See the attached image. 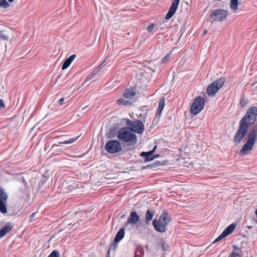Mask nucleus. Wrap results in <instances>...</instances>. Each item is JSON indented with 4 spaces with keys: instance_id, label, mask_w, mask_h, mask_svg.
Returning a JSON list of instances; mask_svg holds the SVG:
<instances>
[{
    "instance_id": "obj_25",
    "label": "nucleus",
    "mask_w": 257,
    "mask_h": 257,
    "mask_svg": "<svg viewBox=\"0 0 257 257\" xmlns=\"http://www.w3.org/2000/svg\"><path fill=\"white\" fill-rule=\"evenodd\" d=\"M164 163H161L160 161H157L145 167H143V169L147 168H156L157 167L163 165Z\"/></svg>"
},
{
    "instance_id": "obj_35",
    "label": "nucleus",
    "mask_w": 257,
    "mask_h": 257,
    "mask_svg": "<svg viewBox=\"0 0 257 257\" xmlns=\"http://www.w3.org/2000/svg\"><path fill=\"white\" fill-rule=\"evenodd\" d=\"M0 38L4 40H8V37L6 36L2 31H0Z\"/></svg>"
},
{
    "instance_id": "obj_42",
    "label": "nucleus",
    "mask_w": 257,
    "mask_h": 257,
    "mask_svg": "<svg viewBox=\"0 0 257 257\" xmlns=\"http://www.w3.org/2000/svg\"><path fill=\"white\" fill-rule=\"evenodd\" d=\"M118 242H115L113 241V250H114L117 247V243Z\"/></svg>"
},
{
    "instance_id": "obj_47",
    "label": "nucleus",
    "mask_w": 257,
    "mask_h": 257,
    "mask_svg": "<svg viewBox=\"0 0 257 257\" xmlns=\"http://www.w3.org/2000/svg\"><path fill=\"white\" fill-rule=\"evenodd\" d=\"M146 117H144L143 121L145 122L146 121Z\"/></svg>"
},
{
    "instance_id": "obj_36",
    "label": "nucleus",
    "mask_w": 257,
    "mask_h": 257,
    "mask_svg": "<svg viewBox=\"0 0 257 257\" xmlns=\"http://www.w3.org/2000/svg\"><path fill=\"white\" fill-rule=\"evenodd\" d=\"M170 54H167L164 57H163L162 59V62L163 63L165 62L169 58H170Z\"/></svg>"
},
{
    "instance_id": "obj_15",
    "label": "nucleus",
    "mask_w": 257,
    "mask_h": 257,
    "mask_svg": "<svg viewBox=\"0 0 257 257\" xmlns=\"http://www.w3.org/2000/svg\"><path fill=\"white\" fill-rule=\"evenodd\" d=\"M13 226L11 224H8L4 226L0 229V238L5 236L8 233H9L12 229Z\"/></svg>"
},
{
    "instance_id": "obj_44",
    "label": "nucleus",
    "mask_w": 257,
    "mask_h": 257,
    "mask_svg": "<svg viewBox=\"0 0 257 257\" xmlns=\"http://www.w3.org/2000/svg\"><path fill=\"white\" fill-rule=\"evenodd\" d=\"M218 241H219V240L217 239V238H216L214 240V241L212 242V243H216V242H218Z\"/></svg>"
},
{
    "instance_id": "obj_18",
    "label": "nucleus",
    "mask_w": 257,
    "mask_h": 257,
    "mask_svg": "<svg viewBox=\"0 0 257 257\" xmlns=\"http://www.w3.org/2000/svg\"><path fill=\"white\" fill-rule=\"evenodd\" d=\"M165 99L164 98L161 99L159 101L158 107L157 109L156 113V115H155L156 117L158 115L159 116V117L160 116V115L162 113V110L165 106Z\"/></svg>"
},
{
    "instance_id": "obj_41",
    "label": "nucleus",
    "mask_w": 257,
    "mask_h": 257,
    "mask_svg": "<svg viewBox=\"0 0 257 257\" xmlns=\"http://www.w3.org/2000/svg\"><path fill=\"white\" fill-rule=\"evenodd\" d=\"M64 100V99L63 98H61L59 100L58 103H59L60 105L63 104Z\"/></svg>"
},
{
    "instance_id": "obj_30",
    "label": "nucleus",
    "mask_w": 257,
    "mask_h": 257,
    "mask_svg": "<svg viewBox=\"0 0 257 257\" xmlns=\"http://www.w3.org/2000/svg\"><path fill=\"white\" fill-rule=\"evenodd\" d=\"M48 257H60L59 252L56 250L52 251Z\"/></svg>"
},
{
    "instance_id": "obj_24",
    "label": "nucleus",
    "mask_w": 257,
    "mask_h": 257,
    "mask_svg": "<svg viewBox=\"0 0 257 257\" xmlns=\"http://www.w3.org/2000/svg\"><path fill=\"white\" fill-rule=\"evenodd\" d=\"M105 150L110 154L112 153V140L108 141L106 144Z\"/></svg>"
},
{
    "instance_id": "obj_20",
    "label": "nucleus",
    "mask_w": 257,
    "mask_h": 257,
    "mask_svg": "<svg viewBox=\"0 0 257 257\" xmlns=\"http://www.w3.org/2000/svg\"><path fill=\"white\" fill-rule=\"evenodd\" d=\"M116 103L119 105L128 106L132 104L129 100H125L124 98H120L116 101Z\"/></svg>"
},
{
    "instance_id": "obj_9",
    "label": "nucleus",
    "mask_w": 257,
    "mask_h": 257,
    "mask_svg": "<svg viewBox=\"0 0 257 257\" xmlns=\"http://www.w3.org/2000/svg\"><path fill=\"white\" fill-rule=\"evenodd\" d=\"M180 0H173L171 6L169 11L166 15L165 19L169 20L171 19L176 13Z\"/></svg>"
},
{
    "instance_id": "obj_11",
    "label": "nucleus",
    "mask_w": 257,
    "mask_h": 257,
    "mask_svg": "<svg viewBox=\"0 0 257 257\" xmlns=\"http://www.w3.org/2000/svg\"><path fill=\"white\" fill-rule=\"evenodd\" d=\"M141 156L145 157V162H148L153 160L155 158H158L159 155H154V151H150L149 152H143L141 153Z\"/></svg>"
},
{
    "instance_id": "obj_16",
    "label": "nucleus",
    "mask_w": 257,
    "mask_h": 257,
    "mask_svg": "<svg viewBox=\"0 0 257 257\" xmlns=\"http://www.w3.org/2000/svg\"><path fill=\"white\" fill-rule=\"evenodd\" d=\"M155 211L154 210H152V209H148L147 212H146V215H145V222L147 224H149L151 220L153 219L154 215H155Z\"/></svg>"
},
{
    "instance_id": "obj_19",
    "label": "nucleus",
    "mask_w": 257,
    "mask_h": 257,
    "mask_svg": "<svg viewBox=\"0 0 257 257\" xmlns=\"http://www.w3.org/2000/svg\"><path fill=\"white\" fill-rule=\"evenodd\" d=\"M136 94V92L133 88H127L123 92V96L126 98H132Z\"/></svg>"
},
{
    "instance_id": "obj_45",
    "label": "nucleus",
    "mask_w": 257,
    "mask_h": 257,
    "mask_svg": "<svg viewBox=\"0 0 257 257\" xmlns=\"http://www.w3.org/2000/svg\"><path fill=\"white\" fill-rule=\"evenodd\" d=\"M156 148H157V146H155L154 147V149H153L152 151H154V152H155V150H156Z\"/></svg>"
},
{
    "instance_id": "obj_10",
    "label": "nucleus",
    "mask_w": 257,
    "mask_h": 257,
    "mask_svg": "<svg viewBox=\"0 0 257 257\" xmlns=\"http://www.w3.org/2000/svg\"><path fill=\"white\" fill-rule=\"evenodd\" d=\"M235 224L234 223H232L228 225L221 233L220 235H219L217 237V239L219 241H220L224 237L230 235L234 230L235 228Z\"/></svg>"
},
{
    "instance_id": "obj_14",
    "label": "nucleus",
    "mask_w": 257,
    "mask_h": 257,
    "mask_svg": "<svg viewBox=\"0 0 257 257\" xmlns=\"http://www.w3.org/2000/svg\"><path fill=\"white\" fill-rule=\"evenodd\" d=\"M125 235V230L124 228H121L116 233L113 241L115 242H119L123 239Z\"/></svg>"
},
{
    "instance_id": "obj_26",
    "label": "nucleus",
    "mask_w": 257,
    "mask_h": 257,
    "mask_svg": "<svg viewBox=\"0 0 257 257\" xmlns=\"http://www.w3.org/2000/svg\"><path fill=\"white\" fill-rule=\"evenodd\" d=\"M238 0H231L230 4V9L232 10L235 11L238 9Z\"/></svg>"
},
{
    "instance_id": "obj_8",
    "label": "nucleus",
    "mask_w": 257,
    "mask_h": 257,
    "mask_svg": "<svg viewBox=\"0 0 257 257\" xmlns=\"http://www.w3.org/2000/svg\"><path fill=\"white\" fill-rule=\"evenodd\" d=\"M205 100L201 96L196 97L190 107V113L193 115H197L204 108Z\"/></svg>"
},
{
    "instance_id": "obj_23",
    "label": "nucleus",
    "mask_w": 257,
    "mask_h": 257,
    "mask_svg": "<svg viewBox=\"0 0 257 257\" xmlns=\"http://www.w3.org/2000/svg\"><path fill=\"white\" fill-rule=\"evenodd\" d=\"M78 138H79V136L75 137H73L72 138L69 139L68 140H65V141H64L62 142H59V144H65V145L71 144H72L74 142H75L76 140H77Z\"/></svg>"
},
{
    "instance_id": "obj_31",
    "label": "nucleus",
    "mask_w": 257,
    "mask_h": 257,
    "mask_svg": "<svg viewBox=\"0 0 257 257\" xmlns=\"http://www.w3.org/2000/svg\"><path fill=\"white\" fill-rule=\"evenodd\" d=\"M247 102V100L244 98H242L240 101V105L241 107H244Z\"/></svg>"
},
{
    "instance_id": "obj_27",
    "label": "nucleus",
    "mask_w": 257,
    "mask_h": 257,
    "mask_svg": "<svg viewBox=\"0 0 257 257\" xmlns=\"http://www.w3.org/2000/svg\"><path fill=\"white\" fill-rule=\"evenodd\" d=\"M105 138L111 139L112 138V126H108L105 134Z\"/></svg>"
},
{
    "instance_id": "obj_48",
    "label": "nucleus",
    "mask_w": 257,
    "mask_h": 257,
    "mask_svg": "<svg viewBox=\"0 0 257 257\" xmlns=\"http://www.w3.org/2000/svg\"><path fill=\"white\" fill-rule=\"evenodd\" d=\"M139 117H143V114L142 113L140 114Z\"/></svg>"
},
{
    "instance_id": "obj_21",
    "label": "nucleus",
    "mask_w": 257,
    "mask_h": 257,
    "mask_svg": "<svg viewBox=\"0 0 257 257\" xmlns=\"http://www.w3.org/2000/svg\"><path fill=\"white\" fill-rule=\"evenodd\" d=\"M6 201H3L1 198H0V211L3 214H6L7 213V209L6 206Z\"/></svg>"
},
{
    "instance_id": "obj_40",
    "label": "nucleus",
    "mask_w": 257,
    "mask_h": 257,
    "mask_svg": "<svg viewBox=\"0 0 257 257\" xmlns=\"http://www.w3.org/2000/svg\"><path fill=\"white\" fill-rule=\"evenodd\" d=\"M112 245H110V247H109V249L108 250V251H107V255H106V257H111L110 254V252H111V246H112Z\"/></svg>"
},
{
    "instance_id": "obj_13",
    "label": "nucleus",
    "mask_w": 257,
    "mask_h": 257,
    "mask_svg": "<svg viewBox=\"0 0 257 257\" xmlns=\"http://www.w3.org/2000/svg\"><path fill=\"white\" fill-rule=\"evenodd\" d=\"M106 58L99 65V66L94 69L91 74H90L86 78V81L89 80L93 78L97 73H98L100 70L103 67L104 63L107 61V59L108 58Z\"/></svg>"
},
{
    "instance_id": "obj_29",
    "label": "nucleus",
    "mask_w": 257,
    "mask_h": 257,
    "mask_svg": "<svg viewBox=\"0 0 257 257\" xmlns=\"http://www.w3.org/2000/svg\"><path fill=\"white\" fill-rule=\"evenodd\" d=\"M10 7L9 3L6 0H0V7L4 9Z\"/></svg>"
},
{
    "instance_id": "obj_43",
    "label": "nucleus",
    "mask_w": 257,
    "mask_h": 257,
    "mask_svg": "<svg viewBox=\"0 0 257 257\" xmlns=\"http://www.w3.org/2000/svg\"><path fill=\"white\" fill-rule=\"evenodd\" d=\"M161 246L163 250H166L167 249L165 247V243H162Z\"/></svg>"
},
{
    "instance_id": "obj_38",
    "label": "nucleus",
    "mask_w": 257,
    "mask_h": 257,
    "mask_svg": "<svg viewBox=\"0 0 257 257\" xmlns=\"http://www.w3.org/2000/svg\"><path fill=\"white\" fill-rule=\"evenodd\" d=\"M232 247L233 251H235V250H238L239 252H241V248L238 247L237 245H234Z\"/></svg>"
},
{
    "instance_id": "obj_6",
    "label": "nucleus",
    "mask_w": 257,
    "mask_h": 257,
    "mask_svg": "<svg viewBox=\"0 0 257 257\" xmlns=\"http://www.w3.org/2000/svg\"><path fill=\"white\" fill-rule=\"evenodd\" d=\"M226 81V78L224 77H221L214 82L209 84L206 89V93L209 96H212L218 92L219 89L221 88Z\"/></svg>"
},
{
    "instance_id": "obj_4",
    "label": "nucleus",
    "mask_w": 257,
    "mask_h": 257,
    "mask_svg": "<svg viewBox=\"0 0 257 257\" xmlns=\"http://www.w3.org/2000/svg\"><path fill=\"white\" fill-rule=\"evenodd\" d=\"M257 137V123L254 124L247 135V140L240 151V155H245L246 152L251 150L255 144Z\"/></svg>"
},
{
    "instance_id": "obj_12",
    "label": "nucleus",
    "mask_w": 257,
    "mask_h": 257,
    "mask_svg": "<svg viewBox=\"0 0 257 257\" xmlns=\"http://www.w3.org/2000/svg\"><path fill=\"white\" fill-rule=\"evenodd\" d=\"M139 216L136 211H132L127 219V223L136 224L139 221Z\"/></svg>"
},
{
    "instance_id": "obj_5",
    "label": "nucleus",
    "mask_w": 257,
    "mask_h": 257,
    "mask_svg": "<svg viewBox=\"0 0 257 257\" xmlns=\"http://www.w3.org/2000/svg\"><path fill=\"white\" fill-rule=\"evenodd\" d=\"M228 13V11L226 10L220 9L214 10L210 12L208 18V21L212 24L215 22H221L224 21L226 19Z\"/></svg>"
},
{
    "instance_id": "obj_17",
    "label": "nucleus",
    "mask_w": 257,
    "mask_h": 257,
    "mask_svg": "<svg viewBox=\"0 0 257 257\" xmlns=\"http://www.w3.org/2000/svg\"><path fill=\"white\" fill-rule=\"evenodd\" d=\"M76 57L75 54H73L71 55L69 58H67L63 63L62 66V69L65 70L67 69L71 64L72 62L74 60L75 58Z\"/></svg>"
},
{
    "instance_id": "obj_3",
    "label": "nucleus",
    "mask_w": 257,
    "mask_h": 257,
    "mask_svg": "<svg viewBox=\"0 0 257 257\" xmlns=\"http://www.w3.org/2000/svg\"><path fill=\"white\" fill-rule=\"evenodd\" d=\"M171 221V218L169 216L168 213L164 211L160 215L159 219H154L152 221L154 229L159 232H165L167 230V226Z\"/></svg>"
},
{
    "instance_id": "obj_22",
    "label": "nucleus",
    "mask_w": 257,
    "mask_h": 257,
    "mask_svg": "<svg viewBox=\"0 0 257 257\" xmlns=\"http://www.w3.org/2000/svg\"><path fill=\"white\" fill-rule=\"evenodd\" d=\"M121 146L117 141L113 140V154L121 151Z\"/></svg>"
},
{
    "instance_id": "obj_7",
    "label": "nucleus",
    "mask_w": 257,
    "mask_h": 257,
    "mask_svg": "<svg viewBox=\"0 0 257 257\" xmlns=\"http://www.w3.org/2000/svg\"><path fill=\"white\" fill-rule=\"evenodd\" d=\"M125 124L129 128L131 131L142 134L145 131V126L143 121L141 120L136 119L131 120L128 118H126Z\"/></svg>"
},
{
    "instance_id": "obj_46",
    "label": "nucleus",
    "mask_w": 257,
    "mask_h": 257,
    "mask_svg": "<svg viewBox=\"0 0 257 257\" xmlns=\"http://www.w3.org/2000/svg\"><path fill=\"white\" fill-rule=\"evenodd\" d=\"M9 3H12L14 1V0H8Z\"/></svg>"
},
{
    "instance_id": "obj_32",
    "label": "nucleus",
    "mask_w": 257,
    "mask_h": 257,
    "mask_svg": "<svg viewBox=\"0 0 257 257\" xmlns=\"http://www.w3.org/2000/svg\"><path fill=\"white\" fill-rule=\"evenodd\" d=\"M156 25L154 24H151L149 25L148 27L147 28V30L149 32L151 33L153 31V29L155 27Z\"/></svg>"
},
{
    "instance_id": "obj_33",
    "label": "nucleus",
    "mask_w": 257,
    "mask_h": 257,
    "mask_svg": "<svg viewBox=\"0 0 257 257\" xmlns=\"http://www.w3.org/2000/svg\"><path fill=\"white\" fill-rule=\"evenodd\" d=\"M241 254L239 252H236L235 251H232L229 257H240Z\"/></svg>"
},
{
    "instance_id": "obj_37",
    "label": "nucleus",
    "mask_w": 257,
    "mask_h": 257,
    "mask_svg": "<svg viewBox=\"0 0 257 257\" xmlns=\"http://www.w3.org/2000/svg\"><path fill=\"white\" fill-rule=\"evenodd\" d=\"M5 107L4 101L3 99H0V110Z\"/></svg>"
},
{
    "instance_id": "obj_34",
    "label": "nucleus",
    "mask_w": 257,
    "mask_h": 257,
    "mask_svg": "<svg viewBox=\"0 0 257 257\" xmlns=\"http://www.w3.org/2000/svg\"><path fill=\"white\" fill-rule=\"evenodd\" d=\"M107 59V61L104 63L103 64V66H104V65H106V64H109V66H110L111 65V63H109L111 60V55H108L104 59V60L106 58H108Z\"/></svg>"
},
{
    "instance_id": "obj_1",
    "label": "nucleus",
    "mask_w": 257,
    "mask_h": 257,
    "mask_svg": "<svg viewBox=\"0 0 257 257\" xmlns=\"http://www.w3.org/2000/svg\"><path fill=\"white\" fill-rule=\"evenodd\" d=\"M257 117V107L252 106L248 108L244 116L239 122V128L233 138L236 144L241 143L245 136L249 126L254 123Z\"/></svg>"
},
{
    "instance_id": "obj_28",
    "label": "nucleus",
    "mask_w": 257,
    "mask_h": 257,
    "mask_svg": "<svg viewBox=\"0 0 257 257\" xmlns=\"http://www.w3.org/2000/svg\"><path fill=\"white\" fill-rule=\"evenodd\" d=\"M0 198L3 200L6 201L8 199V195L6 192H5L4 190L0 188Z\"/></svg>"
},
{
    "instance_id": "obj_2",
    "label": "nucleus",
    "mask_w": 257,
    "mask_h": 257,
    "mask_svg": "<svg viewBox=\"0 0 257 257\" xmlns=\"http://www.w3.org/2000/svg\"><path fill=\"white\" fill-rule=\"evenodd\" d=\"M117 137L120 141L127 143L128 146H134L137 143L136 134L127 127H122L118 131Z\"/></svg>"
},
{
    "instance_id": "obj_39",
    "label": "nucleus",
    "mask_w": 257,
    "mask_h": 257,
    "mask_svg": "<svg viewBox=\"0 0 257 257\" xmlns=\"http://www.w3.org/2000/svg\"><path fill=\"white\" fill-rule=\"evenodd\" d=\"M35 216H36V213H34L30 215V219H29V220H30V222H32V221H33V218L34 217H35Z\"/></svg>"
}]
</instances>
